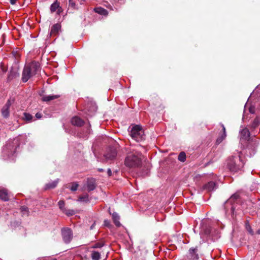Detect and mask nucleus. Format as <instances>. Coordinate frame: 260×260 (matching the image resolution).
Returning <instances> with one entry per match:
<instances>
[{
	"label": "nucleus",
	"mask_w": 260,
	"mask_h": 260,
	"mask_svg": "<svg viewBox=\"0 0 260 260\" xmlns=\"http://www.w3.org/2000/svg\"><path fill=\"white\" fill-rule=\"evenodd\" d=\"M39 70L40 64L36 61L25 65L22 75L23 82H26L31 77L36 75Z\"/></svg>",
	"instance_id": "1"
},
{
	"label": "nucleus",
	"mask_w": 260,
	"mask_h": 260,
	"mask_svg": "<svg viewBox=\"0 0 260 260\" xmlns=\"http://www.w3.org/2000/svg\"><path fill=\"white\" fill-rule=\"evenodd\" d=\"M142 154L138 151L133 150L128 154L125 159V165L129 168L139 167L141 164Z\"/></svg>",
	"instance_id": "2"
},
{
	"label": "nucleus",
	"mask_w": 260,
	"mask_h": 260,
	"mask_svg": "<svg viewBox=\"0 0 260 260\" xmlns=\"http://www.w3.org/2000/svg\"><path fill=\"white\" fill-rule=\"evenodd\" d=\"M128 132L132 138L137 142L145 140L144 132L140 125H135L128 128Z\"/></svg>",
	"instance_id": "3"
},
{
	"label": "nucleus",
	"mask_w": 260,
	"mask_h": 260,
	"mask_svg": "<svg viewBox=\"0 0 260 260\" xmlns=\"http://www.w3.org/2000/svg\"><path fill=\"white\" fill-rule=\"evenodd\" d=\"M244 165L240 156H232L228 160L227 166L232 172H237L240 170Z\"/></svg>",
	"instance_id": "4"
},
{
	"label": "nucleus",
	"mask_w": 260,
	"mask_h": 260,
	"mask_svg": "<svg viewBox=\"0 0 260 260\" xmlns=\"http://www.w3.org/2000/svg\"><path fill=\"white\" fill-rule=\"evenodd\" d=\"M18 147L17 140L10 141L4 147L3 152L10 157L14 155Z\"/></svg>",
	"instance_id": "5"
},
{
	"label": "nucleus",
	"mask_w": 260,
	"mask_h": 260,
	"mask_svg": "<svg viewBox=\"0 0 260 260\" xmlns=\"http://www.w3.org/2000/svg\"><path fill=\"white\" fill-rule=\"evenodd\" d=\"M61 235L64 243L68 244L71 242L73 237V234L71 229L63 228L61 230Z\"/></svg>",
	"instance_id": "6"
},
{
	"label": "nucleus",
	"mask_w": 260,
	"mask_h": 260,
	"mask_svg": "<svg viewBox=\"0 0 260 260\" xmlns=\"http://www.w3.org/2000/svg\"><path fill=\"white\" fill-rule=\"evenodd\" d=\"M117 150L116 149L113 147H109L105 154H104V157L106 161L114 160L117 156Z\"/></svg>",
	"instance_id": "7"
},
{
	"label": "nucleus",
	"mask_w": 260,
	"mask_h": 260,
	"mask_svg": "<svg viewBox=\"0 0 260 260\" xmlns=\"http://www.w3.org/2000/svg\"><path fill=\"white\" fill-rule=\"evenodd\" d=\"M11 105L10 100H8L2 109V114L4 118H8L10 114V108Z\"/></svg>",
	"instance_id": "8"
},
{
	"label": "nucleus",
	"mask_w": 260,
	"mask_h": 260,
	"mask_svg": "<svg viewBox=\"0 0 260 260\" xmlns=\"http://www.w3.org/2000/svg\"><path fill=\"white\" fill-rule=\"evenodd\" d=\"M57 11L58 15H60L62 12V8L60 6L59 3L57 1L54 2L50 6V11L53 13Z\"/></svg>",
	"instance_id": "9"
},
{
	"label": "nucleus",
	"mask_w": 260,
	"mask_h": 260,
	"mask_svg": "<svg viewBox=\"0 0 260 260\" xmlns=\"http://www.w3.org/2000/svg\"><path fill=\"white\" fill-rule=\"evenodd\" d=\"M197 248H190L189 250V254L188 257L191 260H198L199 259V255L197 253Z\"/></svg>",
	"instance_id": "10"
},
{
	"label": "nucleus",
	"mask_w": 260,
	"mask_h": 260,
	"mask_svg": "<svg viewBox=\"0 0 260 260\" xmlns=\"http://www.w3.org/2000/svg\"><path fill=\"white\" fill-rule=\"evenodd\" d=\"M71 123L73 125L77 126H81L83 125L84 122L80 117L78 116H74L71 119Z\"/></svg>",
	"instance_id": "11"
},
{
	"label": "nucleus",
	"mask_w": 260,
	"mask_h": 260,
	"mask_svg": "<svg viewBox=\"0 0 260 260\" xmlns=\"http://www.w3.org/2000/svg\"><path fill=\"white\" fill-rule=\"evenodd\" d=\"M240 139L247 140L250 136V133L248 128H244L240 132Z\"/></svg>",
	"instance_id": "12"
},
{
	"label": "nucleus",
	"mask_w": 260,
	"mask_h": 260,
	"mask_svg": "<svg viewBox=\"0 0 260 260\" xmlns=\"http://www.w3.org/2000/svg\"><path fill=\"white\" fill-rule=\"evenodd\" d=\"M87 187L88 191L93 190L95 188V180L93 178L88 179Z\"/></svg>",
	"instance_id": "13"
},
{
	"label": "nucleus",
	"mask_w": 260,
	"mask_h": 260,
	"mask_svg": "<svg viewBox=\"0 0 260 260\" xmlns=\"http://www.w3.org/2000/svg\"><path fill=\"white\" fill-rule=\"evenodd\" d=\"M0 200L4 201H8L9 200V196L6 189L0 190Z\"/></svg>",
	"instance_id": "14"
},
{
	"label": "nucleus",
	"mask_w": 260,
	"mask_h": 260,
	"mask_svg": "<svg viewBox=\"0 0 260 260\" xmlns=\"http://www.w3.org/2000/svg\"><path fill=\"white\" fill-rule=\"evenodd\" d=\"M110 214L112 215V219L115 225L120 226L121 224L119 221L120 216L116 212H113L112 214L110 213Z\"/></svg>",
	"instance_id": "15"
},
{
	"label": "nucleus",
	"mask_w": 260,
	"mask_h": 260,
	"mask_svg": "<svg viewBox=\"0 0 260 260\" xmlns=\"http://www.w3.org/2000/svg\"><path fill=\"white\" fill-rule=\"evenodd\" d=\"M59 96V95H45L42 96V100L44 102H49L50 101L57 99Z\"/></svg>",
	"instance_id": "16"
},
{
	"label": "nucleus",
	"mask_w": 260,
	"mask_h": 260,
	"mask_svg": "<svg viewBox=\"0 0 260 260\" xmlns=\"http://www.w3.org/2000/svg\"><path fill=\"white\" fill-rule=\"evenodd\" d=\"M204 188L208 191H211L216 188V185L214 182L211 181L206 184Z\"/></svg>",
	"instance_id": "17"
},
{
	"label": "nucleus",
	"mask_w": 260,
	"mask_h": 260,
	"mask_svg": "<svg viewBox=\"0 0 260 260\" xmlns=\"http://www.w3.org/2000/svg\"><path fill=\"white\" fill-rule=\"evenodd\" d=\"M221 126L222 128L223 134L221 135V136H220L217 139L216 143L217 144L220 143L225 138L226 136V130L224 125L223 124H221Z\"/></svg>",
	"instance_id": "18"
},
{
	"label": "nucleus",
	"mask_w": 260,
	"mask_h": 260,
	"mask_svg": "<svg viewBox=\"0 0 260 260\" xmlns=\"http://www.w3.org/2000/svg\"><path fill=\"white\" fill-rule=\"evenodd\" d=\"M58 179L55 180L54 181H52L51 182H49L45 185V189H52L55 188L58 183Z\"/></svg>",
	"instance_id": "19"
},
{
	"label": "nucleus",
	"mask_w": 260,
	"mask_h": 260,
	"mask_svg": "<svg viewBox=\"0 0 260 260\" xmlns=\"http://www.w3.org/2000/svg\"><path fill=\"white\" fill-rule=\"evenodd\" d=\"M61 28V26L59 24L56 23L54 24L51 29L50 33L52 35L57 34Z\"/></svg>",
	"instance_id": "20"
},
{
	"label": "nucleus",
	"mask_w": 260,
	"mask_h": 260,
	"mask_svg": "<svg viewBox=\"0 0 260 260\" xmlns=\"http://www.w3.org/2000/svg\"><path fill=\"white\" fill-rule=\"evenodd\" d=\"M94 10L95 12L102 15L106 16L108 15V11L101 7L96 8Z\"/></svg>",
	"instance_id": "21"
},
{
	"label": "nucleus",
	"mask_w": 260,
	"mask_h": 260,
	"mask_svg": "<svg viewBox=\"0 0 260 260\" xmlns=\"http://www.w3.org/2000/svg\"><path fill=\"white\" fill-rule=\"evenodd\" d=\"M239 198V195L238 193H236L233 194L231 198L225 202L226 204L230 203L231 204H233L234 202L238 200Z\"/></svg>",
	"instance_id": "22"
},
{
	"label": "nucleus",
	"mask_w": 260,
	"mask_h": 260,
	"mask_svg": "<svg viewBox=\"0 0 260 260\" xmlns=\"http://www.w3.org/2000/svg\"><path fill=\"white\" fill-rule=\"evenodd\" d=\"M91 256L93 260H99L101 258V254L98 251H93L91 253Z\"/></svg>",
	"instance_id": "23"
},
{
	"label": "nucleus",
	"mask_w": 260,
	"mask_h": 260,
	"mask_svg": "<svg viewBox=\"0 0 260 260\" xmlns=\"http://www.w3.org/2000/svg\"><path fill=\"white\" fill-rule=\"evenodd\" d=\"M105 245V242L103 241L98 242L91 246V248H101Z\"/></svg>",
	"instance_id": "24"
},
{
	"label": "nucleus",
	"mask_w": 260,
	"mask_h": 260,
	"mask_svg": "<svg viewBox=\"0 0 260 260\" xmlns=\"http://www.w3.org/2000/svg\"><path fill=\"white\" fill-rule=\"evenodd\" d=\"M77 201L85 203L88 202V195L86 194L82 196H80Z\"/></svg>",
	"instance_id": "25"
},
{
	"label": "nucleus",
	"mask_w": 260,
	"mask_h": 260,
	"mask_svg": "<svg viewBox=\"0 0 260 260\" xmlns=\"http://www.w3.org/2000/svg\"><path fill=\"white\" fill-rule=\"evenodd\" d=\"M23 119L27 122H30L32 119V116L31 114L27 113H24Z\"/></svg>",
	"instance_id": "26"
},
{
	"label": "nucleus",
	"mask_w": 260,
	"mask_h": 260,
	"mask_svg": "<svg viewBox=\"0 0 260 260\" xmlns=\"http://www.w3.org/2000/svg\"><path fill=\"white\" fill-rule=\"evenodd\" d=\"M178 159L181 162H184L186 160V154L185 152H180L178 156Z\"/></svg>",
	"instance_id": "27"
},
{
	"label": "nucleus",
	"mask_w": 260,
	"mask_h": 260,
	"mask_svg": "<svg viewBox=\"0 0 260 260\" xmlns=\"http://www.w3.org/2000/svg\"><path fill=\"white\" fill-rule=\"evenodd\" d=\"M259 123H260L259 119L258 117H256V118H255L253 120V121L251 124V126L253 128H255L258 126V125L259 124Z\"/></svg>",
	"instance_id": "28"
},
{
	"label": "nucleus",
	"mask_w": 260,
	"mask_h": 260,
	"mask_svg": "<svg viewBox=\"0 0 260 260\" xmlns=\"http://www.w3.org/2000/svg\"><path fill=\"white\" fill-rule=\"evenodd\" d=\"M64 202L62 200H60L58 202V205L59 206V208L60 210H61L63 212H65V208H64Z\"/></svg>",
	"instance_id": "29"
},
{
	"label": "nucleus",
	"mask_w": 260,
	"mask_h": 260,
	"mask_svg": "<svg viewBox=\"0 0 260 260\" xmlns=\"http://www.w3.org/2000/svg\"><path fill=\"white\" fill-rule=\"evenodd\" d=\"M69 7H71V8H72L73 9H76V5L75 1H74V0H69Z\"/></svg>",
	"instance_id": "30"
},
{
	"label": "nucleus",
	"mask_w": 260,
	"mask_h": 260,
	"mask_svg": "<svg viewBox=\"0 0 260 260\" xmlns=\"http://www.w3.org/2000/svg\"><path fill=\"white\" fill-rule=\"evenodd\" d=\"M78 186L79 184L77 182L73 183L72 186L71 187V190L73 191L77 190Z\"/></svg>",
	"instance_id": "31"
},
{
	"label": "nucleus",
	"mask_w": 260,
	"mask_h": 260,
	"mask_svg": "<svg viewBox=\"0 0 260 260\" xmlns=\"http://www.w3.org/2000/svg\"><path fill=\"white\" fill-rule=\"evenodd\" d=\"M66 213L68 216H71L74 215L75 213V212L73 210H66L65 209V212H63Z\"/></svg>",
	"instance_id": "32"
},
{
	"label": "nucleus",
	"mask_w": 260,
	"mask_h": 260,
	"mask_svg": "<svg viewBox=\"0 0 260 260\" xmlns=\"http://www.w3.org/2000/svg\"><path fill=\"white\" fill-rule=\"evenodd\" d=\"M21 210L24 213L26 212V214L28 215V208L25 206H22L21 207Z\"/></svg>",
	"instance_id": "33"
},
{
	"label": "nucleus",
	"mask_w": 260,
	"mask_h": 260,
	"mask_svg": "<svg viewBox=\"0 0 260 260\" xmlns=\"http://www.w3.org/2000/svg\"><path fill=\"white\" fill-rule=\"evenodd\" d=\"M104 225L106 226H109L110 225V222L108 220H104Z\"/></svg>",
	"instance_id": "34"
},
{
	"label": "nucleus",
	"mask_w": 260,
	"mask_h": 260,
	"mask_svg": "<svg viewBox=\"0 0 260 260\" xmlns=\"http://www.w3.org/2000/svg\"><path fill=\"white\" fill-rule=\"evenodd\" d=\"M36 117L38 119H40L42 117V114L40 113H37L36 114Z\"/></svg>",
	"instance_id": "35"
},
{
	"label": "nucleus",
	"mask_w": 260,
	"mask_h": 260,
	"mask_svg": "<svg viewBox=\"0 0 260 260\" xmlns=\"http://www.w3.org/2000/svg\"><path fill=\"white\" fill-rule=\"evenodd\" d=\"M17 0H9L11 5H15L16 3Z\"/></svg>",
	"instance_id": "36"
},
{
	"label": "nucleus",
	"mask_w": 260,
	"mask_h": 260,
	"mask_svg": "<svg viewBox=\"0 0 260 260\" xmlns=\"http://www.w3.org/2000/svg\"><path fill=\"white\" fill-rule=\"evenodd\" d=\"M247 229L248 230V231L251 234H253V232H252V229H251V228L249 226V225H248V227H247Z\"/></svg>",
	"instance_id": "37"
},
{
	"label": "nucleus",
	"mask_w": 260,
	"mask_h": 260,
	"mask_svg": "<svg viewBox=\"0 0 260 260\" xmlns=\"http://www.w3.org/2000/svg\"><path fill=\"white\" fill-rule=\"evenodd\" d=\"M107 173H108V175L109 176H111V175H112V171H111L110 169H108Z\"/></svg>",
	"instance_id": "38"
},
{
	"label": "nucleus",
	"mask_w": 260,
	"mask_h": 260,
	"mask_svg": "<svg viewBox=\"0 0 260 260\" xmlns=\"http://www.w3.org/2000/svg\"><path fill=\"white\" fill-rule=\"evenodd\" d=\"M201 177V175H197L194 176V179L196 180H198V179L200 178Z\"/></svg>",
	"instance_id": "39"
},
{
	"label": "nucleus",
	"mask_w": 260,
	"mask_h": 260,
	"mask_svg": "<svg viewBox=\"0 0 260 260\" xmlns=\"http://www.w3.org/2000/svg\"><path fill=\"white\" fill-rule=\"evenodd\" d=\"M84 2H85V0H80V3L81 4H83Z\"/></svg>",
	"instance_id": "40"
},
{
	"label": "nucleus",
	"mask_w": 260,
	"mask_h": 260,
	"mask_svg": "<svg viewBox=\"0 0 260 260\" xmlns=\"http://www.w3.org/2000/svg\"><path fill=\"white\" fill-rule=\"evenodd\" d=\"M231 210H232V212H233L234 210H235V208H234V207L233 206H232L231 207Z\"/></svg>",
	"instance_id": "41"
},
{
	"label": "nucleus",
	"mask_w": 260,
	"mask_h": 260,
	"mask_svg": "<svg viewBox=\"0 0 260 260\" xmlns=\"http://www.w3.org/2000/svg\"><path fill=\"white\" fill-rule=\"evenodd\" d=\"M94 224H93L90 226V229H91V230L93 229V227H94Z\"/></svg>",
	"instance_id": "42"
},
{
	"label": "nucleus",
	"mask_w": 260,
	"mask_h": 260,
	"mask_svg": "<svg viewBox=\"0 0 260 260\" xmlns=\"http://www.w3.org/2000/svg\"><path fill=\"white\" fill-rule=\"evenodd\" d=\"M103 171H104V170H103V169H99V172H103Z\"/></svg>",
	"instance_id": "43"
},
{
	"label": "nucleus",
	"mask_w": 260,
	"mask_h": 260,
	"mask_svg": "<svg viewBox=\"0 0 260 260\" xmlns=\"http://www.w3.org/2000/svg\"><path fill=\"white\" fill-rule=\"evenodd\" d=\"M258 233L260 234V230L258 231Z\"/></svg>",
	"instance_id": "44"
}]
</instances>
